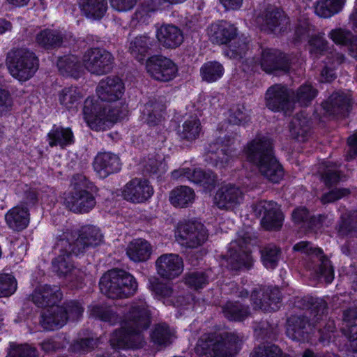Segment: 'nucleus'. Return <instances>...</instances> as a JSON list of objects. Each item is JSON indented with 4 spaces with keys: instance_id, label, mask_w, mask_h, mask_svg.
Listing matches in <instances>:
<instances>
[{
    "instance_id": "nucleus-1",
    "label": "nucleus",
    "mask_w": 357,
    "mask_h": 357,
    "mask_svg": "<svg viewBox=\"0 0 357 357\" xmlns=\"http://www.w3.org/2000/svg\"><path fill=\"white\" fill-rule=\"evenodd\" d=\"M102 241L100 229L93 226L83 227L79 233L68 230L63 232L54 247L58 251V256L52 261L53 271L71 288H82L85 275L74 265L71 257L84 255L89 248L100 245Z\"/></svg>"
},
{
    "instance_id": "nucleus-2",
    "label": "nucleus",
    "mask_w": 357,
    "mask_h": 357,
    "mask_svg": "<svg viewBox=\"0 0 357 357\" xmlns=\"http://www.w3.org/2000/svg\"><path fill=\"white\" fill-rule=\"evenodd\" d=\"M151 324V311L144 300L132 302L123 317L121 327L109 340L115 349H139L144 345L143 332Z\"/></svg>"
},
{
    "instance_id": "nucleus-3",
    "label": "nucleus",
    "mask_w": 357,
    "mask_h": 357,
    "mask_svg": "<svg viewBox=\"0 0 357 357\" xmlns=\"http://www.w3.org/2000/svg\"><path fill=\"white\" fill-rule=\"evenodd\" d=\"M246 158L257 166L260 173L269 181L278 183L284 172L273 152V143L266 136H257L244 148Z\"/></svg>"
},
{
    "instance_id": "nucleus-4",
    "label": "nucleus",
    "mask_w": 357,
    "mask_h": 357,
    "mask_svg": "<svg viewBox=\"0 0 357 357\" xmlns=\"http://www.w3.org/2000/svg\"><path fill=\"white\" fill-rule=\"evenodd\" d=\"M243 342V337L233 332L202 335L195 347L199 357H234Z\"/></svg>"
},
{
    "instance_id": "nucleus-5",
    "label": "nucleus",
    "mask_w": 357,
    "mask_h": 357,
    "mask_svg": "<svg viewBox=\"0 0 357 357\" xmlns=\"http://www.w3.org/2000/svg\"><path fill=\"white\" fill-rule=\"evenodd\" d=\"M72 190L65 198V204L76 213H86L96 204V187L84 175L76 174L71 180Z\"/></svg>"
},
{
    "instance_id": "nucleus-6",
    "label": "nucleus",
    "mask_w": 357,
    "mask_h": 357,
    "mask_svg": "<svg viewBox=\"0 0 357 357\" xmlns=\"http://www.w3.org/2000/svg\"><path fill=\"white\" fill-rule=\"evenodd\" d=\"M99 285L101 292L112 299L129 297L137 289L135 278L122 269L108 271L101 277Z\"/></svg>"
},
{
    "instance_id": "nucleus-7",
    "label": "nucleus",
    "mask_w": 357,
    "mask_h": 357,
    "mask_svg": "<svg viewBox=\"0 0 357 357\" xmlns=\"http://www.w3.org/2000/svg\"><path fill=\"white\" fill-rule=\"evenodd\" d=\"M7 66L10 75L20 82L29 79L38 68V60L27 49H16L8 52Z\"/></svg>"
},
{
    "instance_id": "nucleus-8",
    "label": "nucleus",
    "mask_w": 357,
    "mask_h": 357,
    "mask_svg": "<svg viewBox=\"0 0 357 357\" xmlns=\"http://www.w3.org/2000/svg\"><path fill=\"white\" fill-rule=\"evenodd\" d=\"M126 114V109H120L116 107L112 108H102L97 101L92 98H86L83 107L84 119L88 126L98 130L104 125L105 121L116 122L122 119Z\"/></svg>"
},
{
    "instance_id": "nucleus-9",
    "label": "nucleus",
    "mask_w": 357,
    "mask_h": 357,
    "mask_svg": "<svg viewBox=\"0 0 357 357\" xmlns=\"http://www.w3.org/2000/svg\"><path fill=\"white\" fill-rule=\"evenodd\" d=\"M208 236V231L201 222L184 221L177 225L176 241L185 248H197L207 241Z\"/></svg>"
},
{
    "instance_id": "nucleus-10",
    "label": "nucleus",
    "mask_w": 357,
    "mask_h": 357,
    "mask_svg": "<svg viewBox=\"0 0 357 357\" xmlns=\"http://www.w3.org/2000/svg\"><path fill=\"white\" fill-rule=\"evenodd\" d=\"M234 138L230 136L218 137L208 147L207 157L209 162L217 167L224 168L236 157V149L233 147Z\"/></svg>"
},
{
    "instance_id": "nucleus-11",
    "label": "nucleus",
    "mask_w": 357,
    "mask_h": 357,
    "mask_svg": "<svg viewBox=\"0 0 357 357\" xmlns=\"http://www.w3.org/2000/svg\"><path fill=\"white\" fill-rule=\"evenodd\" d=\"M114 58L107 50L89 48L82 56L83 66L91 73L101 75L109 73L114 67Z\"/></svg>"
},
{
    "instance_id": "nucleus-12",
    "label": "nucleus",
    "mask_w": 357,
    "mask_h": 357,
    "mask_svg": "<svg viewBox=\"0 0 357 357\" xmlns=\"http://www.w3.org/2000/svg\"><path fill=\"white\" fill-rule=\"evenodd\" d=\"M251 208L255 216L262 217L261 225L265 229L278 230L281 228L283 215L275 202L261 200L252 204Z\"/></svg>"
},
{
    "instance_id": "nucleus-13",
    "label": "nucleus",
    "mask_w": 357,
    "mask_h": 357,
    "mask_svg": "<svg viewBox=\"0 0 357 357\" xmlns=\"http://www.w3.org/2000/svg\"><path fill=\"white\" fill-rule=\"evenodd\" d=\"M146 68L153 79L164 82L173 79L178 71L176 64L171 59L162 56L149 58L146 63Z\"/></svg>"
},
{
    "instance_id": "nucleus-14",
    "label": "nucleus",
    "mask_w": 357,
    "mask_h": 357,
    "mask_svg": "<svg viewBox=\"0 0 357 357\" xmlns=\"http://www.w3.org/2000/svg\"><path fill=\"white\" fill-rule=\"evenodd\" d=\"M294 250L307 255H312L319 262V270L317 273L318 277L324 278L326 283H331L334 279V271L331 261L322 255V250L314 248L311 243L307 241H301L294 246Z\"/></svg>"
},
{
    "instance_id": "nucleus-15",
    "label": "nucleus",
    "mask_w": 357,
    "mask_h": 357,
    "mask_svg": "<svg viewBox=\"0 0 357 357\" xmlns=\"http://www.w3.org/2000/svg\"><path fill=\"white\" fill-rule=\"evenodd\" d=\"M227 266L232 270H239L243 267L249 268L252 264V257L247 250L245 242L242 239L231 241L227 255L224 256Z\"/></svg>"
},
{
    "instance_id": "nucleus-16",
    "label": "nucleus",
    "mask_w": 357,
    "mask_h": 357,
    "mask_svg": "<svg viewBox=\"0 0 357 357\" xmlns=\"http://www.w3.org/2000/svg\"><path fill=\"white\" fill-rule=\"evenodd\" d=\"M251 300L254 308L271 312L276 311L280 307L282 296L278 288L267 287L261 291H252Z\"/></svg>"
},
{
    "instance_id": "nucleus-17",
    "label": "nucleus",
    "mask_w": 357,
    "mask_h": 357,
    "mask_svg": "<svg viewBox=\"0 0 357 357\" xmlns=\"http://www.w3.org/2000/svg\"><path fill=\"white\" fill-rule=\"evenodd\" d=\"M158 274L165 279L172 280L179 276L183 271L182 258L176 254H164L155 261Z\"/></svg>"
},
{
    "instance_id": "nucleus-18",
    "label": "nucleus",
    "mask_w": 357,
    "mask_h": 357,
    "mask_svg": "<svg viewBox=\"0 0 357 357\" xmlns=\"http://www.w3.org/2000/svg\"><path fill=\"white\" fill-rule=\"evenodd\" d=\"M153 194V188L146 179L135 178L125 186L122 192L123 198L132 203H142Z\"/></svg>"
},
{
    "instance_id": "nucleus-19",
    "label": "nucleus",
    "mask_w": 357,
    "mask_h": 357,
    "mask_svg": "<svg viewBox=\"0 0 357 357\" xmlns=\"http://www.w3.org/2000/svg\"><path fill=\"white\" fill-rule=\"evenodd\" d=\"M291 102L290 91L285 86L275 84L266 91V104L273 111L288 110L291 107Z\"/></svg>"
},
{
    "instance_id": "nucleus-20",
    "label": "nucleus",
    "mask_w": 357,
    "mask_h": 357,
    "mask_svg": "<svg viewBox=\"0 0 357 357\" xmlns=\"http://www.w3.org/2000/svg\"><path fill=\"white\" fill-rule=\"evenodd\" d=\"M62 292L56 285L44 284L37 287L30 298L39 307H54L62 299Z\"/></svg>"
},
{
    "instance_id": "nucleus-21",
    "label": "nucleus",
    "mask_w": 357,
    "mask_h": 357,
    "mask_svg": "<svg viewBox=\"0 0 357 357\" xmlns=\"http://www.w3.org/2000/svg\"><path fill=\"white\" fill-rule=\"evenodd\" d=\"M260 66L267 73L288 72L290 63L285 54L275 49H266L261 52Z\"/></svg>"
},
{
    "instance_id": "nucleus-22",
    "label": "nucleus",
    "mask_w": 357,
    "mask_h": 357,
    "mask_svg": "<svg viewBox=\"0 0 357 357\" xmlns=\"http://www.w3.org/2000/svg\"><path fill=\"white\" fill-rule=\"evenodd\" d=\"M243 200L241 189L231 184L222 185L215 195V204L220 209L233 210Z\"/></svg>"
},
{
    "instance_id": "nucleus-23",
    "label": "nucleus",
    "mask_w": 357,
    "mask_h": 357,
    "mask_svg": "<svg viewBox=\"0 0 357 357\" xmlns=\"http://www.w3.org/2000/svg\"><path fill=\"white\" fill-rule=\"evenodd\" d=\"M312 331L311 324L306 316H291L287 319V335L293 340L308 341Z\"/></svg>"
},
{
    "instance_id": "nucleus-24",
    "label": "nucleus",
    "mask_w": 357,
    "mask_h": 357,
    "mask_svg": "<svg viewBox=\"0 0 357 357\" xmlns=\"http://www.w3.org/2000/svg\"><path fill=\"white\" fill-rule=\"evenodd\" d=\"M121 165L119 157L109 152L98 153L93 162L95 172L102 178L119 172L121 169Z\"/></svg>"
},
{
    "instance_id": "nucleus-25",
    "label": "nucleus",
    "mask_w": 357,
    "mask_h": 357,
    "mask_svg": "<svg viewBox=\"0 0 357 357\" xmlns=\"http://www.w3.org/2000/svg\"><path fill=\"white\" fill-rule=\"evenodd\" d=\"M96 91L100 100L114 102L123 95V83L117 77H107L99 82Z\"/></svg>"
},
{
    "instance_id": "nucleus-26",
    "label": "nucleus",
    "mask_w": 357,
    "mask_h": 357,
    "mask_svg": "<svg viewBox=\"0 0 357 357\" xmlns=\"http://www.w3.org/2000/svg\"><path fill=\"white\" fill-rule=\"evenodd\" d=\"M156 36L161 45L168 49H175L183 42V31L173 24H163L157 31Z\"/></svg>"
},
{
    "instance_id": "nucleus-27",
    "label": "nucleus",
    "mask_w": 357,
    "mask_h": 357,
    "mask_svg": "<svg viewBox=\"0 0 357 357\" xmlns=\"http://www.w3.org/2000/svg\"><path fill=\"white\" fill-rule=\"evenodd\" d=\"M289 23L284 12L275 7H268L263 16V29L270 32L284 31Z\"/></svg>"
},
{
    "instance_id": "nucleus-28",
    "label": "nucleus",
    "mask_w": 357,
    "mask_h": 357,
    "mask_svg": "<svg viewBox=\"0 0 357 357\" xmlns=\"http://www.w3.org/2000/svg\"><path fill=\"white\" fill-rule=\"evenodd\" d=\"M322 107L330 116H344L349 110L350 98L342 92H336L322 103Z\"/></svg>"
},
{
    "instance_id": "nucleus-29",
    "label": "nucleus",
    "mask_w": 357,
    "mask_h": 357,
    "mask_svg": "<svg viewBox=\"0 0 357 357\" xmlns=\"http://www.w3.org/2000/svg\"><path fill=\"white\" fill-rule=\"evenodd\" d=\"M40 317V324L47 331L60 328L68 321V316L65 314V309L59 305L50 307L43 311Z\"/></svg>"
},
{
    "instance_id": "nucleus-30",
    "label": "nucleus",
    "mask_w": 357,
    "mask_h": 357,
    "mask_svg": "<svg viewBox=\"0 0 357 357\" xmlns=\"http://www.w3.org/2000/svg\"><path fill=\"white\" fill-rule=\"evenodd\" d=\"M294 304L298 308L310 310L313 323L319 322L326 315L327 303L322 298L309 296L303 298H296Z\"/></svg>"
},
{
    "instance_id": "nucleus-31",
    "label": "nucleus",
    "mask_w": 357,
    "mask_h": 357,
    "mask_svg": "<svg viewBox=\"0 0 357 357\" xmlns=\"http://www.w3.org/2000/svg\"><path fill=\"white\" fill-rule=\"evenodd\" d=\"M213 43L223 45L234 40L237 36V29L225 21L211 24L208 31Z\"/></svg>"
},
{
    "instance_id": "nucleus-32",
    "label": "nucleus",
    "mask_w": 357,
    "mask_h": 357,
    "mask_svg": "<svg viewBox=\"0 0 357 357\" xmlns=\"http://www.w3.org/2000/svg\"><path fill=\"white\" fill-rule=\"evenodd\" d=\"M290 136L298 142H305L311 134V123L303 112L296 114L289 123Z\"/></svg>"
},
{
    "instance_id": "nucleus-33",
    "label": "nucleus",
    "mask_w": 357,
    "mask_h": 357,
    "mask_svg": "<svg viewBox=\"0 0 357 357\" xmlns=\"http://www.w3.org/2000/svg\"><path fill=\"white\" fill-rule=\"evenodd\" d=\"M342 331L348 338V348L357 352V311L349 309L344 312Z\"/></svg>"
},
{
    "instance_id": "nucleus-34",
    "label": "nucleus",
    "mask_w": 357,
    "mask_h": 357,
    "mask_svg": "<svg viewBox=\"0 0 357 357\" xmlns=\"http://www.w3.org/2000/svg\"><path fill=\"white\" fill-rule=\"evenodd\" d=\"M152 253V246L146 240L137 238L131 241L127 247L126 254L133 261L140 262L148 260Z\"/></svg>"
},
{
    "instance_id": "nucleus-35",
    "label": "nucleus",
    "mask_w": 357,
    "mask_h": 357,
    "mask_svg": "<svg viewBox=\"0 0 357 357\" xmlns=\"http://www.w3.org/2000/svg\"><path fill=\"white\" fill-rule=\"evenodd\" d=\"M5 219L10 228L16 231H22L29 223L28 208L21 206H15L7 212Z\"/></svg>"
},
{
    "instance_id": "nucleus-36",
    "label": "nucleus",
    "mask_w": 357,
    "mask_h": 357,
    "mask_svg": "<svg viewBox=\"0 0 357 357\" xmlns=\"http://www.w3.org/2000/svg\"><path fill=\"white\" fill-rule=\"evenodd\" d=\"M195 198L194 190L188 186L181 185L174 188L169 193L170 203L175 207L185 208L191 205Z\"/></svg>"
},
{
    "instance_id": "nucleus-37",
    "label": "nucleus",
    "mask_w": 357,
    "mask_h": 357,
    "mask_svg": "<svg viewBox=\"0 0 357 357\" xmlns=\"http://www.w3.org/2000/svg\"><path fill=\"white\" fill-rule=\"evenodd\" d=\"M78 5L85 16L94 20L101 19L107 10V0H79Z\"/></svg>"
},
{
    "instance_id": "nucleus-38",
    "label": "nucleus",
    "mask_w": 357,
    "mask_h": 357,
    "mask_svg": "<svg viewBox=\"0 0 357 357\" xmlns=\"http://www.w3.org/2000/svg\"><path fill=\"white\" fill-rule=\"evenodd\" d=\"M49 145L64 148L74 143V135L70 128L54 126L47 135Z\"/></svg>"
},
{
    "instance_id": "nucleus-39",
    "label": "nucleus",
    "mask_w": 357,
    "mask_h": 357,
    "mask_svg": "<svg viewBox=\"0 0 357 357\" xmlns=\"http://www.w3.org/2000/svg\"><path fill=\"white\" fill-rule=\"evenodd\" d=\"M143 173L150 176L161 177L167 171L164 158L158 154H150L142 162Z\"/></svg>"
},
{
    "instance_id": "nucleus-40",
    "label": "nucleus",
    "mask_w": 357,
    "mask_h": 357,
    "mask_svg": "<svg viewBox=\"0 0 357 357\" xmlns=\"http://www.w3.org/2000/svg\"><path fill=\"white\" fill-rule=\"evenodd\" d=\"M346 0H318L314 6L315 13L324 18H328L338 13Z\"/></svg>"
},
{
    "instance_id": "nucleus-41",
    "label": "nucleus",
    "mask_w": 357,
    "mask_h": 357,
    "mask_svg": "<svg viewBox=\"0 0 357 357\" xmlns=\"http://www.w3.org/2000/svg\"><path fill=\"white\" fill-rule=\"evenodd\" d=\"M222 310L224 316L231 321H243L250 314L249 307L238 302H227Z\"/></svg>"
},
{
    "instance_id": "nucleus-42",
    "label": "nucleus",
    "mask_w": 357,
    "mask_h": 357,
    "mask_svg": "<svg viewBox=\"0 0 357 357\" xmlns=\"http://www.w3.org/2000/svg\"><path fill=\"white\" fill-rule=\"evenodd\" d=\"M151 290L159 300H162L166 305H178L172 287L167 284L155 282L151 284Z\"/></svg>"
},
{
    "instance_id": "nucleus-43",
    "label": "nucleus",
    "mask_w": 357,
    "mask_h": 357,
    "mask_svg": "<svg viewBox=\"0 0 357 357\" xmlns=\"http://www.w3.org/2000/svg\"><path fill=\"white\" fill-rule=\"evenodd\" d=\"M36 41L46 49L55 48L61 45L63 36L58 31L45 29L37 34Z\"/></svg>"
},
{
    "instance_id": "nucleus-44",
    "label": "nucleus",
    "mask_w": 357,
    "mask_h": 357,
    "mask_svg": "<svg viewBox=\"0 0 357 357\" xmlns=\"http://www.w3.org/2000/svg\"><path fill=\"white\" fill-rule=\"evenodd\" d=\"M89 311L91 317L108 322L111 325L115 324L120 320L116 312L110 306L96 305L91 306Z\"/></svg>"
},
{
    "instance_id": "nucleus-45",
    "label": "nucleus",
    "mask_w": 357,
    "mask_h": 357,
    "mask_svg": "<svg viewBox=\"0 0 357 357\" xmlns=\"http://www.w3.org/2000/svg\"><path fill=\"white\" fill-rule=\"evenodd\" d=\"M57 66L61 74L76 77L80 71L82 65L75 55H68L59 58Z\"/></svg>"
},
{
    "instance_id": "nucleus-46",
    "label": "nucleus",
    "mask_w": 357,
    "mask_h": 357,
    "mask_svg": "<svg viewBox=\"0 0 357 357\" xmlns=\"http://www.w3.org/2000/svg\"><path fill=\"white\" fill-rule=\"evenodd\" d=\"M224 74L223 66L218 61H208L200 68V75L203 80L213 82L222 77Z\"/></svg>"
},
{
    "instance_id": "nucleus-47",
    "label": "nucleus",
    "mask_w": 357,
    "mask_h": 357,
    "mask_svg": "<svg viewBox=\"0 0 357 357\" xmlns=\"http://www.w3.org/2000/svg\"><path fill=\"white\" fill-rule=\"evenodd\" d=\"M201 130L199 120L196 117H191L183 123L182 128L178 130V135L183 139L193 141L199 137Z\"/></svg>"
},
{
    "instance_id": "nucleus-48",
    "label": "nucleus",
    "mask_w": 357,
    "mask_h": 357,
    "mask_svg": "<svg viewBox=\"0 0 357 357\" xmlns=\"http://www.w3.org/2000/svg\"><path fill=\"white\" fill-rule=\"evenodd\" d=\"M317 90L311 84L301 85L296 91L291 93V100L301 106H307L317 96Z\"/></svg>"
},
{
    "instance_id": "nucleus-49",
    "label": "nucleus",
    "mask_w": 357,
    "mask_h": 357,
    "mask_svg": "<svg viewBox=\"0 0 357 357\" xmlns=\"http://www.w3.org/2000/svg\"><path fill=\"white\" fill-rule=\"evenodd\" d=\"M150 38L146 36H139L132 40L129 46L130 54L139 61H142L150 48Z\"/></svg>"
},
{
    "instance_id": "nucleus-50",
    "label": "nucleus",
    "mask_w": 357,
    "mask_h": 357,
    "mask_svg": "<svg viewBox=\"0 0 357 357\" xmlns=\"http://www.w3.org/2000/svg\"><path fill=\"white\" fill-rule=\"evenodd\" d=\"M263 264L269 269L275 268L280 259L281 250L275 245L269 244L261 250Z\"/></svg>"
},
{
    "instance_id": "nucleus-51",
    "label": "nucleus",
    "mask_w": 357,
    "mask_h": 357,
    "mask_svg": "<svg viewBox=\"0 0 357 357\" xmlns=\"http://www.w3.org/2000/svg\"><path fill=\"white\" fill-rule=\"evenodd\" d=\"M192 182L201 185L206 190H211L216 185L217 177L211 171L194 169Z\"/></svg>"
},
{
    "instance_id": "nucleus-52",
    "label": "nucleus",
    "mask_w": 357,
    "mask_h": 357,
    "mask_svg": "<svg viewBox=\"0 0 357 357\" xmlns=\"http://www.w3.org/2000/svg\"><path fill=\"white\" fill-rule=\"evenodd\" d=\"M82 96L79 90L75 86L64 88L59 93V102L67 109L75 107Z\"/></svg>"
},
{
    "instance_id": "nucleus-53",
    "label": "nucleus",
    "mask_w": 357,
    "mask_h": 357,
    "mask_svg": "<svg viewBox=\"0 0 357 357\" xmlns=\"http://www.w3.org/2000/svg\"><path fill=\"white\" fill-rule=\"evenodd\" d=\"M174 333L165 324H160L155 326L152 333L153 342L158 345L167 346L172 342Z\"/></svg>"
},
{
    "instance_id": "nucleus-54",
    "label": "nucleus",
    "mask_w": 357,
    "mask_h": 357,
    "mask_svg": "<svg viewBox=\"0 0 357 357\" xmlns=\"http://www.w3.org/2000/svg\"><path fill=\"white\" fill-rule=\"evenodd\" d=\"M337 231L339 235L357 237V212L347 218H342Z\"/></svg>"
},
{
    "instance_id": "nucleus-55",
    "label": "nucleus",
    "mask_w": 357,
    "mask_h": 357,
    "mask_svg": "<svg viewBox=\"0 0 357 357\" xmlns=\"http://www.w3.org/2000/svg\"><path fill=\"white\" fill-rule=\"evenodd\" d=\"M98 346V341L93 337L79 338L70 345L72 352L79 355L85 354L93 350Z\"/></svg>"
},
{
    "instance_id": "nucleus-56",
    "label": "nucleus",
    "mask_w": 357,
    "mask_h": 357,
    "mask_svg": "<svg viewBox=\"0 0 357 357\" xmlns=\"http://www.w3.org/2000/svg\"><path fill=\"white\" fill-rule=\"evenodd\" d=\"M8 357H38L37 349L27 344H16L12 343Z\"/></svg>"
},
{
    "instance_id": "nucleus-57",
    "label": "nucleus",
    "mask_w": 357,
    "mask_h": 357,
    "mask_svg": "<svg viewBox=\"0 0 357 357\" xmlns=\"http://www.w3.org/2000/svg\"><path fill=\"white\" fill-rule=\"evenodd\" d=\"M282 351L277 345L261 344L255 348L250 357H282Z\"/></svg>"
},
{
    "instance_id": "nucleus-58",
    "label": "nucleus",
    "mask_w": 357,
    "mask_h": 357,
    "mask_svg": "<svg viewBox=\"0 0 357 357\" xmlns=\"http://www.w3.org/2000/svg\"><path fill=\"white\" fill-rule=\"evenodd\" d=\"M165 106H157L156 113L152 115L153 109L151 105H145L142 111L143 119L146 121L150 126H155L160 123L163 119V112L165 109Z\"/></svg>"
},
{
    "instance_id": "nucleus-59",
    "label": "nucleus",
    "mask_w": 357,
    "mask_h": 357,
    "mask_svg": "<svg viewBox=\"0 0 357 357\" xmlns=\"http://www.w3.org/2000/svg\"><path fill=\"white\" fill-rule=\"evenodd\" d=\"M17 289V281L10 274H0V297H7L12 295Z\"/></svg>"
},
{
    "instance_id": "nucleus-60",
    "label": "nucleus",
    "mask_w": 357,
    "mask_h": 357,
    "mask_svg": "<svg viewBox=\"0 0 357 357\" xmlns=\"http://www.w3.org/2000/svg\"><path fill=\"white\" fill-rule=\"evenodd\" d=\"M209 275L206 272H192L186 275L185 283L196 289L203 288L208 282Z\"/></svg>"
},
{
    "instance_id": "nucleus-61",
    "label": "nucleus",
    "mask_w": 357,
    "mask_h": 357,
    "mask_svg": "<svg viewBox=\"0 0 357 357\" xmlns=\"http://www.w3.org/2000/svg\"><path fill=\"white\" fill-rule=\"evenodd\" d=\"M235 40L229 46L231 56L235 59L243 58L249 50V40L246 37L241 36Z\"/></svg>"
},
{
    "instance_id": "nucleus-62",
    "label": "nucleus",
    "mask_w": 357,
    "mask_h": 357,
    "mask_svg": "<svg viewBox=\"0 0 357 357\" xmlns=\"http://www.w3.org/2000/svg\"><path fill=\"white\" fill-rule=\"evenodd\" d=\"M249 119L250 116L243 105H238L231 109V114L229 117L230 123L239 125L243 122L248 121Z\"/></svg>"
},
{
    "instance_id": "nucleus-63",
    "label": "nucleus",
    "mask_w": 357,
    "mask_h": 357,
    "mask_svg": "<svg viewBox=\"0 0 357 357\" xmlns=\"http://www.w3.org/2000/svg\"><path fill=\"white\" fill-rule=\"evenodd\" d=\"M62 307L65 309V314L68 316V319L73 321L79 319L84 312L82 305L75 301H68Z\"/></svg>"
},
{
    "instance_id": "nucleus-64",
    "label": "nucleus",
    "mask_w": 357,
    "mask_h": 357,
    "mask_svg": "<svg viewBox=\"0 0 357 357\" xmlns=\"http://www.w3.org/2000/svg\"><path fill=\"white\" fill-rule=\"evenodd\" d=\"M13 105L14 102L10 93L6 89L0 88V116L10 113Z\"/></svg>"
}]
</instances>
